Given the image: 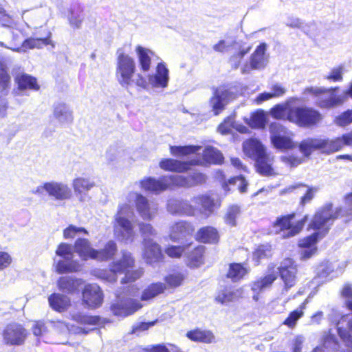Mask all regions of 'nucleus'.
Segmentation results:
<instances>
[{
	"mask_svg": "<svg viewBox=\"0 0 352 352\" xmlns=\"http://www.w3.org/2000/svg\"><path fill=\"white\" fill-rule=\"evenodd\" d=\"M343 216H346L344 214V209L341 207L333 208L331 203L324 204L316 212L310 227L318 232L299 241V246L302 248L300 253L302 259H308L316 254V243L318 238L324 237L333 221Z\"/></svg>",
	"mask_w": 352,
	"mask_h": 352,
	"instance_id": "nucleus-1",
	"label": "nucleus"
},
{
	"mask_svg": "<svg viewBox=\"0 0 352 352\" xmlns=\"http://www.w3.org/2000/svg\"><path fill=\"white\" fill-rule=\"evenodd\" d=\"M73 250L82 261L95 260L97 253V250L92 248L89 240L80 236L75 241L74 247L67 243H60L56 251V255L60 258L58 260H55L56 270L58 273H72L80 270L81 266L79 262L74 260Z\"/></svg>",
	"mask_w": 352,
	"mask_h": 352,
	"instance_id": "nucleus-2",
	"label": "nucleus"
},
{
	"mask_svg": "<svg viewBox=\"0 0 352 352\" xmlns=\"http://www.w3.org/2000/svg\"><path fill=\"white\" fill-rule=\"evenodd\" d=\"M116 78L120 85L124 88H129L133 84L146 88V80L140 74L134 77L135 63L132 57L125 54L122 49L117 51Z\"/></svg>",
	"mask_w": 352,
	"mask_h": 352,
	"instance_id": "nucleus-3",
	"label": "nucleus"
},
{
	"mask_svg": "<svg viewBox=\"0 0 352 352\" xmlns=\"http://www.w3.org/2000/svg\"><path fill=\"white\" fill-rule=\"evenodd\" d=\"M134 259L129 252L122 253V257L120 260L113 262L110 265L109 271L102 270L99 272V277L109 282H115L117 280V274H125V276L121 280L122 283L133 282L140 278L144 273L143 269L139 268L135 270L130 271V268L133 266Z\"/></svg>",
	"mask_w": 352,
	"mask_h": 352,
	"instance_id": "nucleus-4",
	"label": "nucleus"
},
{
	"mask_svg": "<svg viewBox=\"0 0 352 352\" xmlns=\"http://www.w3.org/2000/svg\"><path fill=\"white\" fill-rule=\"evenodd\" d=\"M352 146V131L334 140L307 138L299 144V149L305 156L308 157L312 151L320 150L330 153L340 149L343 146Z\"/></svg>",
	"mask_w": 352,
	"mask_h": 352,
	"instance_id": "nucleus-5",
	"label": "nucleus"
},
{
	"mask_svg": "<svg viewBox=\"0 0 352 352\" xmlns=\"http://www.w3.org/2000/svg\"><path fill=\"white\" fill-rule=\"evenodd\" d=\"M145 190L159 194L173 187L189 188L187 176L180 175H164L158 179L147 177L140 182Z\"/></svg>",
	"mask_w": 352,
	"mask_h": 352,
	"instance_id": "nucleus-6",
	"label": "nucleus"
},
{
	"mask_svg": "<svg viewBox=\"0 0 352 352\" xmlns=\"http://www.w3.org/2000/svg\"><path fill=\"white\" fill-rule=\"evenodd\" d=\"M129 203L119 205L118 210L115 216L116 224L114 231L117 236L126 243L133 239L134 232L131 222L129 218L133 215V208Z\"/></svg>",
	"mask_w": 352,
	"mask_h": 352,
	"instance_id": "nucleus-7",
	"label": "nucleus"
},
{
	"mask_svg": "<svg viewBox=\"0 0 352 352\" xmlns=\"http://www.w3.org/2000/svg\"><path fill=\"white\" fill-rule=\"evenodd\" d=\"M31 192L38 196L48 195L56 201L69 199L72 191L69 185L63 182H46L31 190Z\"/></svg>",
	"mask_w": 352,
	"mask_h": 352,
	"instance_id": "nucleus-8",
	"label": "nucleus"
},
{
	"mask_svg": "<svg viewBox=\"0 0 352 352\" xmlns=\"http://www.w3.org/2000/svg\"><path fill=\"white\" fill-rule=\"evenodd\" d=\"M338 87L326 89L319 87H309L305 89L302 95L304 99L309 96L317 98V102L320 107L328 108L338 105L342 102L341 98L335 94Z\"/></svg>",
	"mask_w": 352,
	"mask_h": 352,
	"instance_id": "nucleus-9",
	"label": "nucleus"
},
{
	"mask_svg": "<svg viewBox=\"0 0 352 352\" xmlns=\"http://www.w3.org/2000/svg\"><path fill=\"white\" fill-rule=\"evenodd\" d=\"M321 119L322 116L318 111L306 107H292L288 113V120L300 127H311Z\"/></svg>",
	"mask_w": 352,
	"mask_h": 352,
	"instance_id": "nucleus-10",
	"label": "nucleus"
},
{
	"mask_svg": "<svg viewBox=\"0 0 352 352\" xmlns=\"http://www.w3.org/2000/svg\"><path fill=\"white\" fill-rule=\"evenodd\" d=\"M117 300L111 305V311L118 316H127L134 314L143 307L138 300L133 298L135 295L128 291L124 294H117Z\"/></svg>",
	"mask_w": 352,
	"mask_h": 352,
	"instance_id": "nucleus-11",
	"label": "nucleus"
},
{
	"mask_svg": "<svg viewBox=\"0 0 352 352\" xmlns=\"http://www.w3.org/2000/svg\"><path fill=\"white\" fill-rule=\"evenodd\" d=\"M270 140L278 149H290L294 147L291 132L279 122H272L269 127Z\"/></svg>",
	"mask_w": 352,
	"mask_h": 352,
	"instance_id": "nucleus-12",
	"label": "nucleus"
},
{
	"mask_svg": "<svg viewBox=\"0 0 352 352\" xmlns=\"http://www.w3.org/2000/svg\"><path fill=\"white\" fill-rule=\"evenodd\" d=\"M127 200L129 202L135 203L137 211L143 219L151 221L156 216L158 210L157 204L154 201H148L143 195L131 192L129 193Z\"/></svg>",
	"mask_w": 352,
	"mask_h": 352,
	"instance_id": "nucleus-13",
	"label": "nucleus"
},
{
	"mask_svg": "<svg viewBox=\"0 0 352 352\" xmlns=\"http://www.w3.org/2000/svg\"><path fill=\"white\" fill-rule=\"evenodd\" d=\"M267 45L260 44L251 54L249 62H246L241 67L242 74H250L252 70H261L264 69L268 62L269 56L266 54Z\"/></svg>",
	"mask_w": 352,
	"mask_h": 352,
	"instance_id": "nucleus-14",
	"label": "nucleus"
},
{
	"mask_svg": "<svg viewBox=\"0 0 352 352\" xmlns=\"http://www.w3.org/2000/svg\"><path fill=\"white\" fill-rule=\"evenodd\" d=\"M294 217V214L278 217L273 226L275 232L281 234L283 238H289L297 234L302 230L305 221H298L293 226L291 221Z\"/></svg>",
	"mask_w": 352,
	"mask_h": 352,
	"instance_id": "nucleus-15",
	"label": "nucleus"
},
{
	"mask_svg": "<svg viewBox=\"0 0 352 352\" xmlns=\"http://www.w3.org/2000/svg\"><path fill=\"white\" fill-rule=\"evenodd\" d=\"M28 333L20 324L11 323L8 324L3 331L5 344L10 346H19L24 343Z\"/></svg>",
	"mask_w": 352,
	"mask_h": 352,
	"instance_id": "nucleus-16",
	"label": "nucleus"
},
{
	"mask_svg": "<svg viewBox=\"0 0 352 352\" xmlns=\"http://www.w3.org/2000/svg\"><path fill=\"white\" fill-rule=\"evenodd\" d=\"M278 271L286 289L291 288L296 284L297 281V267L292 259L285 258L280 263Z\"/></svg>",
	"mask_w": 352,
	"mask_h": 352,
	"instance_id": "nucleus-17",
	"label": "nucleus"
},
{
	"mask_svg": "<svg viewBox=\"0 0 352 352\" xmlns=\"http://www.w3.org/2000/svg\"><path fill=\"white\" fill-rule=\"evenodd\" d=\"M84 302L89 307L95 308L99 307L103 300L102 290L96 284L87 285L82 292Z\"/></svg>",
	"mask_w": 352,
	"mask_h": 352,
	"instance_id": "nucleus-18",
	"label": "nucleus"
},
{
	"mask_svg": "<svg viewBox=\"0 0 352 352\" xmlns=\"http://www.w3.org/2000/svg\"><path fill=\"white\" fill-rule=\"evenodd\" d=\"M72 186L78 200L85 202L90 199L87 192L95 186V182L89 178L80 177L73 180Z\"/></svg>",
	"mask_w": 352,
	"mask_h": 352,
	"instance_id": "nucleus-19",
	"label": "nucleus"
},
{
	"mask_svg": "<svg viewBox=\"0 0 352 352\" xmlns=\"http://www.w3.org/2000/svg\"><path fill=\"white\" fill-rule=\"evenodd\" d=\"M231 93L224 89H217L210 100V105L215 116L219 115L232 99Z\"/></svg>",
	"mask_w": 352,
	"mask_h": 352,
	"instance_id": "nucleus-20",
	"label": "nucleus"
},
{
	"mask_svg": "<svg viewBox=\"0 0 352 352\" xmlns=\"http://www.w3.org/2000/svg\"><path fill=\"white\" fill-rule=\"evenodd\" d=\"M193 226L188 222L181 221L175 223L169 228V238L172 241L177 242L192 235Z\"/></svg>",
	"mask_w": 352,
	"mask_h": 352,
	"instance_id": "nucleus-21",
	"label": "nucleus"
},
{
	"mask_svg": "<svg viewBox=\"0 0 352 352\" xmlns=\"http://www.w3.org/2000/svg\"><path fill=\"white\" fill-rule=\"evenodd\" d=\"M168 69L164 63H160L157 65L156 72L149 75L148 82L156 88H165L168 86L169 81Z\"/></svg>",
	"mask_w": 352,
	"mask_h": 352,
	"instance_id": "nucleus-22",
	"label": "nucleus"
},
{
	"mask_svg": "<svg viewBox=\"0 0 352 352\" xmlns=\"http://www.w3.org/2000/svg\"><path fill=\"white\" fill-rule=\"evenodd\" d=\"M53 116L61 125L70 124L73 122V111L68 104L65 102L54 104Z\"/></svg>",
	"mask_w": 352,
	"mask_h": 352,
	"instance_id": "nucleus-23",
	"label": "nucleus"
},
{
	"mask_svg": "<svg viewBox=\"0 0 352 352\" xmlns=\"http://www.w3.org/2000/svg\"><path fill=\"white\" fill-rule=\"evenodd\" d=\"M167 210L173 214L192 216L195 213L193 206L187 201L170 199L167 204Z\"/></svg>",
	"mask_w": 352,
	"mask_h": 352,
	"instance_id": "nucleus-24",
	"label": "nucleus"
},
{
	"mask_svg": "<svg viewBox=\"0 0 352 352\" xmlns=\"http://www.w3.org/2000/svg\"><path fill=\"white\" fill-rule=\"evenodd\" d=\"M198 164L192 160L182 162L174 159H164L160 162V166L162 169L167 171L177 173H183L190 169L191 166Z\"/></svg>",
	"mask_w": 352,
	"mask_h": 352,
	"instance_id": "nucleus-25",
	"label": "nucleus"
},
{
	"mask_svg": "<svg viewBox=\"0 0 352 352\" xmlns=\"http://www.w3.org/2000/svg\"><path fill=\"white\" fill-rule=\"evenodd\" d=\"M82 284V279L70 276H62L57 281L58 289L66 294H73L78 291Z\"/></svg>",
	"mask_w": 352,
	"mask_h": 352,
	"instance_id": "nucleus-26",
	"label": "nucleus"
},
{
	"mask_svg": "<svg viewBox=\"0 0 352 352\" xmlns=\"http://www.w3.org/2000/svg\"><path fill=\"white\" fill-rule=\"evenodd\" d=\"M143 256L146 263L153 264L162 260L163 255L160 246L156 242H148L143 244Z\"/></svg>",
	"mask_w": 352,
	"mask_h": 352,
	"instance_id": "nucleus-27",
	"label": "nucleus"
},
{
	"mask_svg": "<svg viewBox=\"0 0 352 352\" xmlns=\"http://www.w3.org/2000/svg\"><path fill=\"white\" fill-rule=\"evenodd\" d=\"M223 160V155L218 149L212 146H208L204 151L202 160H192V161L197 162L198 164L196 165L205 166L208 164H221Z\"/></svg>",
	"mask_w": 352,
	"mask_h": 352,
	"instance_id": "nucleus-28",
	"label": "nucleus"
},
{
	"mask_svg": "<svg viewBox=\"0 0 352 352\" xmlns=\"http://www.w3.org/2000/svg\"><path fill=\"white\" fill-rule=\"evenodd\" d=\"M186 337L193 342H203L206 344L215 342V336L210 330L201 329L200 328H196L188 331L186 333Z\"/></svg>",
	"mask_w": 352,
	"mask_h": 352,
	"instance_id": "nucleus-29",
	"label": "nucleus"
},
{
	"mask_svg": "<svg viewBox=\"0 0 352 352\" xmlns=\"http://www.w3.org/2000/svg\"><path fill=\"white\" fill-rule=\"evenodd\" d=\"M245 154L254 160L266 153L263 144L257 140L250 139L243 145Z\"/></svg>",
	"mask_w": 352,
	"mask_h": 352,
	"instance_id": "nucleus-30",
	"label": "nucleus"
},
{
	"mask_svg": "<svg viewBox=\"0 0 352 352\" xmlns=\"http://www.w3.org/2000/svg\"><path fill=\"white\" fill-rule=\"evenodd\" d=\"M276 278V275L274 273H272L254 282L252 285V290L255 293L253 296V299L256 301L258 300V294L269 288Z\"/></svg>",
	"mask_w": 352,
	"mask_h": 352,
	"instance_id": "nucleus-31",
	"label": "nucleus"
},
{
	"mask_svg": "<svg viewBox=\"0 0 352 352\" xmlns=\"http://www.w3.org/2000/svg\"><path fill=\"white\" fill-rule=\"evenodd\" d=\"M251 48V46L243 43L234 50V52L230 56L228 60L232 69H237L240 66L243 65H241L242 60L250 52Z\"/></svg>",
	"mask_w": 352,
	"mask_h": 352,
	"instance_id": "nucleus-32",
	"label": "nucleus"
},
{
	"mask_svg": "<svg viewBox=\"0 0 352 352\" xmlns=\"http://www.w3.org/2000/svg\"><path fill=\"white\" fill-rule=\"evenodd\" d=\"M306 188L305 194L301 197L300 204L305 205L309 202L314 197L315 193L318 191L316 187H308L306 185L299 183L295 185L289 186L281 190V194L290 193L296 189Z\"/></svg>",
	"mask_w": 352,
	"mask_h": 352,
	"instance_id": "nucleus-33",
	"label": "nucleus"
},
{
	"mask_svg": "<svg viewBox=\"0 0 352 352\" xmlns=\"http://www.w3.org/2000/svg\"><path fill=\"white\" fill-rule=\"evenodd\" d=\"M48 301L50 307L58 312L64 311L70 305L69 298L60 294H52L48 297Z\"/></svg>",
	"mask_w": 352,
	"mask_h": 352,
	"instance_id": "nucleus-34",
	"label": "nucleus"
},
{
	"mask_svg": "<svg viewBox=\"0 0 352 352\" xmlns=\"http://www.w3.org/2000/svg\"><path fill=\"white\" fill-rule=\"evenodd\" d=\"M243 43L242 41H236L234 38L228 36L214 45L212 49L217 52L226 53L234 50Z\"/></svg>",
	"mask_w": 352,
	"mask_h": 352,
	"instance_id": "nucleus-35",
	"label": "nucleus"
},
{
	"mask_svg": "<svg viewBox=\"0 0 352 352\" xmlns=\"http://www.w3.org/2000/svg\"><path fill=\"white\" fill-rule=\"evenodd\" d=\"M205 247L199 245L193 248L192 250L189 252L190 250L187 251L186 254V263L190 267H197L203 264V254L204 252Z\"/></svg>",
	"mask_w": 352,
	"mask_h": 352,
	"instance_id": "nucleus-36",
	"label": "nucleus"
},
{
	"mask_svg": "<svg viewBox=\"0 0 352 352\" xmlns=\"http://www.w3.org/2000/svg\"><path fill=\"white\" fill-rule=\"evenodd\" d=\"M273 159L267 153L255 160L257 171L262 175L270 176L274 175L272 168Z\"/></svg>",
	"mask_w": 352,
	"mask_h": 352,
	"instance_id": "nucleus-37",
	"label": "nucleus"
},
{
	"mask_svg": "<svg viewBox=\"0 0 352 352\" xmlns=\"http://www.w3.org/2000/svg\"><path fill=\"white\" fill-rule=\"evenodd\" d=\"M135 52L142 71L148 72L151 67V55H153V52L140 45L136 47Z\"/></svg>",
	"mask_w": 352,
	"mask_h": 352,
	"instance_id": "nucleus-38",
	"label": "nucleus"
},
{
	"mask_svg": "<svg viewBox=\"0 0 352 352\" xmlns=\"http://www.w3.org/2000/svg\"><path fill=\"white\" fill-rule=\"evenodd\" d=\"M15 80L18 84V87L19 89H33L38 90L39 89V86L36 82V79L28 74H19L16 78Z\"/></svg>",
	"mask_w": 352,
	"mask_h": 352,
	"instance_id": "nucleus-39",
	"label": "nucleus"
},
{
	"mask_svg": "<svg viewBox=\"0 0 352 352\" xmlns=\"http://www.w3.org/2000/svg\"><path fill=\"white\" fill-rule=\"evenodd\" d=\"M197 238L203 243H214L219 240V234L214 228L206 226L199 230Z\"/></svg>",
	"mask_w": 352,
	"mask_h": 352,
	"instance_id": "nucleus-40",
	"label": "nucleus"
},
{
	"mask_svg": "<svg viewBox=\"0 0 352 352\" xmlns=\"http://www.w3.org/2000/svg\"><path fill=\"white\" fill-rule=\"evenodd\" d=\"M241 295L242 291L241 289L225 288L219 292L216 300L221 304H226L241 298Z\"/></svg>",
	"mask_w": 352,
	"mask_h": 352,
	"instance_id": "nucleus-41",
	"label": "nucleus"
},
{
	"mask_svg": "<svg viewBox=\"0 0 352 352\" xmlns=\"http://www.w3.org/2000/svg\"><path fill=\"white\" fill-rule=\"evenodd\" d=\"M51 32H48L45 38H29L25 39L23 43V47L25 49H41L45 45H52L54 47V43L50 39L51 37Z\"/></svg>",
	"mask_w": 352,
	"mask_h": 352,
	"instance_id": "nucleus-42",
	"label": "nucleus"
},
{
	"mask_svg": "<svg viewBox=\"0 0 352 352\" xmlns=\"http://www.w3.org/2000/svg\"><path fill=\"white\" fill-rule=\"evenodd\" d=\"M117 252L116 243L113 241H109L107 243L103 249L97 250L95 260L96 261H107L113 258Z\"/></svg>",
	"mask_w": 352,
	"mask_h": 352,
	"instance_id": "nucleus-43",
	"label": "nucleus"
},
{
	"mask_svg": "<svg viewBox=\"0 0 352 352\" xmlns=\"http://www.w3.org/2000/svg\"><path fill=\"white\" fill-rule=\"evenodd\" d=\"M139 231L142 237V244L154 242L153 239L157 236V230L150 223L140 222L138 224Z\"/></svg>",
	"mask_w": 352,
	"mask_h": 352,
	"instance_id": "nucleus-44",
	"label": "nucleus"
},
{
	"mask_svg": "<svg viewBox=\"0 0 352 352\" xmlns=\"http://www.w3.org/2000/svg\"><path fill=\"white\" fill-rule=\"evenodd\" d=\"M166 286L162 283H153L148 285L142 292L141 300H148L163 293Z\"/></svg>",
	"mask_w": 352,
	"mask_h": 352,
	"instance_id": "nucleus-45",
	"label": "nucleus"
},
{
	"mask_svg": "<svg viewBox=\"0 0 352 352\" xmlns=\"http://www.w3.org/2000/svg\"><path fill=\"white\" fill-rule=\"evenodd\" d=\"M192 201L201 206V211L206 216H208L209 214L213 211V207L214 206V200L209 196L201 195L195 197Z\"/></svg>",
	"mask_w": 352,
	"mask_h": 352,
	"instance_id": "nucleus-46",
	"label": "nucleus"
},
{
	"mask_svg": "<svg viewBox=\"0 0 352 352\" xmlns=\"http://www.w3.org/2000/svg\"><path fill=\"white\" fill-rule=\"evenodd\" d=\"M248 272L246 267L240 263H232L230 265L227 277L232 281H238L243 278Z\"/></svg>",
	"mask_w": 352,
	"mask_h": 352,
	"instance_id": "nucleus-47",
	"label": "nucleus"
},
{
	"mask_svg": "<svg viewBox=\"0 0 352 352\" xmlns=\"http://www.w3.org/2000/svg\"><path fill=\"white\" fill-rule=\"evenodd\" d=\"M10 77L8 74L7 66L5 63L0 62V93L6 95L9 89Z\"/></svg>",
	"mask_w": 352,
	"mask_h": 352,
	"instance_id": "nucleus-48",
	"label": "nucleus"
},
{
	"mask_svg": "<svg viewBox=\"0 0 352 352\" xmlns=\"http://www.w3.org/2000/svg\"><path fill=\"white\" fill-rule=\"evenodd\" d=\"M200 146H170V151L173 155L179 157L197 152L201 149Z\"/></svg>",
	"mask_w": 352,
	"mask_h": 352,
	"instance_id": "nucleus-49",
	"label": "nucleus"
},
{
	"mask_svg": "<svg viewBox=\"0 0 352 352\" xmlns=\"http://www.w3.org/2000/svg\"><path fill=\"white\" fill-rule=\"evenodd\" d=\"M192 243H188L184 245H170L167 247L164 252L170 258H178L182 256L184 253L190 249Z\"/></svg>",
	"mask_w": 352,
	"mask_h": 352,
	"instance_id": "nucleus-50",
	"label": "nucleus"
},
{
	"mask_svg": "<svg viewBox=\"0 0 352 352\" xmlns=\"http://www.w3.org/2000/svg\"><path fill=\"white\" fill-rule=\"evenodd\" d=\"M266 123V117L265 113L263 111H258L253 113L250 118L248 124L252 128H263Z\"/></svg>",
	"mask_w": 352,
	"mask_h": 352,
	"instance_id": "nucleus-51",
	"label": "nucleus"
},
{
	"mask_svg": "<svg viewBox=\"0 0 352 352\" xmlns=\"http://www.w3.org/2000/svg\"><path fill=\"white\" fill-rule=\"evenodd\" d=\"M292 107L286 104H279L273 107L271 110L272 116L276 119L287 118L288 120V113Z\"/></svg>",
	"mask_w": 352,
	"mask_h": 352,
	"instance_id": "nucleus-52",
	"label": "nucleus"
},
{
	"mask_svg": "<svg viewBox=\"0 0 352 352\" xmlns=\"http://www.w3.org/2000/svg\"><path fill=\"white\" fill-rule=\"evenodd\" d=\"M305 305H302L300 308L292 311L289 316L284 320L283 324L290 328L296 326L298 319H300L304 314L302 309Z\"/></svg>",
	"mask_w": 352,
	"mask_h": 352,
	"instance_id": "nucleus-53",
	"label": "nucleus"
},
{
	"mask_svg": "<svg viewBox=\"0 0 352 352\" xmlns=\"http://www.w3.org/2000/svg\"><path fill=\"white\" fill-rule=\"evenodd\" d=\"M240 208L236 205H232L228 208L225 216V221L227 224L236 226V219L240 214Z\"/></svg>",
	"mask_w": 352,
	"mask_h": 352,
	"instance_id": "nucleus-54",
	"label": "nucleus"
},
{
	"mask_svg": "<svg viewBox=\"0 0 352 352\" xmlns=\"http://www.w3.org/2000/svg\"><path fill=\"white\" fill-rule=\"evenodd\" d=\"M82 232L88 234L87 231L84 228L71 225L64 230L63 236L65 239H74L75 236H79Z\"/></svg>",
	"mask_w": 352,
	"mask_h": 352,
	"instance_id": "nucleus-55",
	"label": "nucleus"
},
{
	"mask_svg": "<svg viewBox=\"0 0 352 352\" xmlns=\"http://www.w3.org/2000/svg\"><path fill=\"white\" fill-rule=\"evenodd\" d=\"M74 320L82 324L96 325L99 323L100 318L84 314H78L74 316Z\"/></svg>",
	"mask_w": 352,
	"mask_h": 352,
	"instance_id": "nucleus-56",
	"label": "nucleus"
},
{
	"mask_svg": "<svg viewBox=\"0 0 352 352\" xmlns=\"http://www.w3.org/2000/svg\"><path fill=\"white\" fill-rule=\"evenodd\" d=\"M184 276L181 273H173L165 278V281L170 287H179L184 280Z\"/></svg>",
	"mask_w": 352,
	"mask_h": 352,
	"instance_id": "nucleus-57",
	"label": "nucleus"
},
{
	"mask_svg": "<svg viewBox=\"0 0 352 352\" xmlns=\"http://www.w3.org/2000/svg\"><path fill=\"white\" fill-rule=\"evenodd\" d=\"M270 255V248L267 245L259 246L253 253V259L258 264L259 261Z\"/></svg>",
	"mask_w": 352,
	"mask_h": 352,
	"instance_id": "nucleus-58",
	"label": "nucleus"
},
{
	"mask_svg": "<svg viewBox=\"0 0 352 352\" xmlns=\"http://www.w3.org/2000/svg\"><path fill=\"white\" fill-rule=\"evenodd\" d=\"M187 177L189 188L203 184L206 179L205 175L198 172H194L192 174L188 175Z\"/></svg>",
	"mask_w": 352,
	"mask_h": 352,
	"instance_id": "nucleus-59",
	"label": "nucleus"
},
{
	"mask_svg": "<svg viewBox=\"0 0 352 352\" xmlns=\"http://www.w3.org/2000/svg\"><path fill=\"white\" fill-rule=\"evenodd\" d=\"M344 68L342 66H339L337 67L333 68L330 72L324 76V78L328 80L331 81H341L342 80V75H343Z\"/></svg>",
	"mask_w": 352,
	"mask_h": 352,
	"instance_id": "nucleus-60",
	"label": "nucleus"
},
{
	"mask_svg": "<svg viewBox=\"0 0 352 352\" xmlns=\"http://www.w3.org/2000/svg\"><path fill=\"white\" fill-rule=\"evenodd\" d=\"M235 127L234 118L232 116L228 117L219 127L218 131L221 134H228L232 132V129Z\"/></svg>",
	"mask_w": 352,
	"mask_h": 352,
	"instance_id": "nucleus-61",
	"label": "nucleus"
},
{
	"mask_svg": "<svg viewBox=\"0 0 352 352\" xmlns=\"http://www.w3.org/2000/svg\"><path fill=\"white\" fill-rule=\"evenodd\" d=\"M83 19L84 14L82 12H75L74 11H72L69 17L70 25L77 29L81 27Z\"/></svg>",
	"mask_w": 352,
	"mask_h": 352,
	"instance_id": "nucleus-62",
	"label": "nucleus"
},
{
	"mask_svg": "<svg viewBox=\"0 0 352 352\" xmlns=\"http://www.w3.org/2000/svg\"><path fill=\"white\" fill-rule=\"evenodd\" d=\"M336 122L339 126H346L352 122V111L347 110L336 118Z\"/></svg>",
	"mask_w": 352,
	"mask_h": 352,
	"instance_id": "nucleus-63",
	"label": "nucleus"
},
{
	"mask_svg": "<svg viewBox=\"0 0 352 352\" xmlns=\"http://www.w3.org/2000/svg\"><path fill=\"white\" fill-rule=\"evenodd\" d=\"M152 352H181V351L177 346L168 344L153 346Z\"/></svg>",
	"mask_w": 352,
	"mask_h": 352,
	"instance_id": "nucleus-64",
	"label": "nucleus"
}]
</instances>
